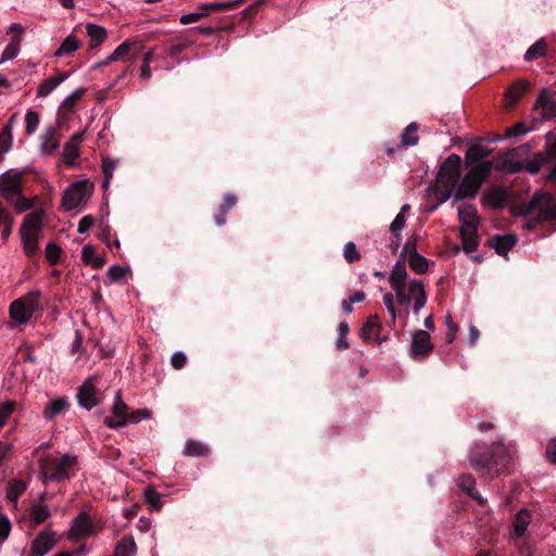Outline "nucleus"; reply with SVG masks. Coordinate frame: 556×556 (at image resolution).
I'll list each match as a JSON object with an SVG mask.
<instances>
[{
  "mask_svg": "<svg viewBox=\"0 0 556 556\" xmlns=\"http://www.w3.org/2000/svg\"><path fill=\"white\" fill-rule=\"evenodd\" d=\"M530 84L525 79H519L513 83L505 92V98L509 101V104L515 105L523 94L529 91Z\"/></svg>",
  "mask_w": 556,
  "mask_h": 556,
  "instance_id": "b1692460",
  "label": "nucleus"
},
{
  "mask_svg": "<svg viewBox=\"0 0 556 556\" xmlns=\"http://www.w3.org/2000/svg\"><path fill=\"white\" fill-rule=\"evenodd\" d=\"M128 408L127 405L122 401L121 392L117 391L114 397V405L112 407V415L106 416L103 419L104 425L109 428L116 429L119 428L127 422L128 418Z\"/></svg>",
  "mask_w": 556,
  "mask_h": 556,
  "instance_id": "9b49d317",
  "label": "nucleus"
},
{
  "mask_svg": "<svg viewBox=\"0 0 556 556\" xmlns=\"http://www.w3.org/2000/svg\"><path fill=\"white\" fill-rule=\"evenodd\" d=\"M527 132L528 128L526 127V125L523 123H517L506 129L505 136L507 138H513L526 135Z\"/></svg>",
  "mask_w": 556,
  "mask_h": 556,
  "instance_id": "bf43d9fd",
  "label": "nucleus"
},
{
  "mask_svg": "<svg viewBox=\"0 0 556 556\" xmlns=\"http://www.w3.org/2000/svg\"><path fill=\"white\" fill-rule=\"evenodd\" d=\"M419 237L418 235H412L405 242L400 257L405 258L410 255V253H418L417 252V243H418Z\"/></svg>",
  "mask_w": 556,
  "mask_h": 556,
  "instance_id": "de8ad7c7",
  "label": "nucleus"
},
{
  "mask_svg": "<svg viewBox=\"0 0 556 556\" xmlns=\"http://www.w3.org/2000/svg\"><path fill=\"white\" fill-rule=\"evenodd\" d=\"M204 16H206V12L199 10L198 12L184 14L179 21L182 25H188L200 21Z\"/></svg>",
  "mask_w": 556,
  "mask_h": 556,
  "instance_id": "680f3d73",
  "label": "nucleus"
},
{
  "mask_svg": "<svg viewBox=\"0 0 556 556\" xmlns=\"http://www.w3.org/2000/svg\"><path fill=\"white\" fill-rule=\"evenodd\" d=\"M126 274H127V268L118 266V265L111 266L106 273L108 277L112 281H118V280L123 279L124 277H126Z\"/></svg>",
  "mask_w": 556,
  "mask_h": 556,
  "instance_id": "13d9d810",
  "label": "nucleus"
},
{
  "mask_svg": "<svg viewBox=\"0 0 556 556\" xmlns=\"http://www.w3.org/2000/svg\"><path fill=\"white\" fill-rule=\"evenodd\" d=\"M92 194V185L88 180L72 184L62 198V206L65 211H73L84 205Z\"/></svg>",
  "mask_w": 556,
  "mask_h": 556,
  "instance_id": "0eeeda50",
  "label": "nucleus"
},
{
  "mask_svg": "<svg viewBox=\"0 0 556 556\" xmlns=\"http://www.w3.org/2000/svg\"><path fill=\"white\" fill-rule=\"evenodd\" d=\"M534 110L544 119H551L556 116V100L548 90L543 89L540 92Z\"/></svg>",
  "mask_w": 556,
  "mask_h": 556,
  "instance_id": "ddd939ff",
  "label": "nucleus"
},
{
  "mask_svg": "<svg viewBox=\"0 0 556 556\" xmlns=\"http://www.w3.org/2000/svg\"><path fill=\"white\" fill-rule=\"evenodd\" d=\"M55 545L53 533L49 530L41 531L33 541L30 547V556H45Z\"/></svg>",
  "mask_w": 556,
  "mask_h": 556,
  "instance_id": "4468645a",
  "label": "nucleus"
},
{
  "mask_svg": "<svg viewBox=\"0 0 556 556\" xmlns=\"http://www.w3.org/2000/svg\"><path fill=\"white\" fill-rule=\"evenodd\" d=\"M409 292L414 298V313L417 314L427 303V294L424 285L418 280L409 282Z\"/></svg>",
  "mask_w": 556,
  "mask_h": 556,
  "instance_id": "c85d7f7f",
  "label": "nucleus"
},
{
  "mask_svg": "<svg viewBox=\"0 0 556 556\" xmlns=\"http://www.w3.org/2000/svg\"><path fill=\"white\" fill-rule=\"evenodd\" d=\"M12 203L17 213L26 212L33 207V199L24 198L22 193L16 195Z\"/></svg>",
  "mask_w": 556,
  "mask_h": 556,
  "instance_id": "864d4df0",
  "label": "nucleus"
},
{
  "mask_svg": "<svg viewBox=\"0 0 556 556\" xmlns=\"http://www.w3.org/2000/svg\"><path fill=\"white\" fill-rule=\"evenodd\" d=\"M530 216L526 227L530 230L535 229L543 223H549L548 232L556 231V197L551 193H535L528 205Z\"/></svg>",
  "mask_w": 556,
  "mask_h": 556,
  "instance_id": "7ed1b4c3",
  "label": "nucleus"
},
{
  "mask_svg": "<svg viewBox=\"0 0 556 556\" xmlns=\"http://www.w3.org/2000/svg\"><path fill=\"white\" fill-rule=\"evenodd\" d=\"M25 122H26V132L28 135H31L36 131L38 125H39V115L34 111H27L25 115Z\"/></svg>",
  "mask_w": 556,
  "mask_h": 556,
  "instance_id": "603ef678",
  "label": "nucleus"
},
{
  "mask_svg": "<svg viewBox=\"0 0 556 556\" xmlns=\"http://www.w3.org/2000/svg\"><path fill=\"white\" fill-rule=\"evenodd\" d=\"M211 450L200 441L188 440L185 444L184 454L191 457L208 456Z\"/></svg>",
  "mask_w": 556,
  "mask_h": 556,
  "instance_id": "4c0bfd02",
  "label": "nucleus"
},
{
  "mask_svg": "<svg viewBox=\"0 0 556 556\" xmlns=\"http://www.w3.org/2000/svg\"><path fill=\"white\" fill-rule=\"evenodd\" d=\"M460 165L462 159L459 155L453 153L450 156H447L440 165L437 175L438 184L447 185L450 187H457L462 173Z\"/></svg>",
  "mask_w": 556,
  "mask_h": 556,
  "instance_id": "6e6552de",
  "label": "nucleus"
},
{
  "mask_svg": "<svg viewBox=\"0 0 556 556\" xmlns=\"http://www.w3.org/2000/svg\"><path fill=\"white\" fill-rule=\"evenodd\" d=\"M137 544L132 535L121 539L114 549V556H136Z\"/></svg>",
  "mask_w": 556,
  "mask_h": 556,
  "instance_id": "473e14b6",
  "label": "nucleus"
},
{
  "mask_svg": "<svg viewBox=\"0 0 556 556\" xmlns=\"http://www.w3.org/2000/svg\"><path fill=\"white\" fill-rule=\"evenodd\" d=\"M76 464V456L71 454H64L61 458L43 455L39 459L40 478L43 482L66 480L70 478L71 471Z\"/></svg>",
  "mask_w": 556,
  "mask_h": 556,
  "instance_id": "20e7f679",
  "label": "nucleus"
},
{
  "mask_svg": "<svg viewBox=\"0 0 556 556\" xmlns=\"http://www.w3.org/2000/svg\"><path fill=\"white\" fill-rule=\"evenodd\" d=\"M405 261V258L400 257L394 264L389 276V282L391 287L406 286L407 270Z\"/></svg>",
  "mask_w": 556,
  "mask_h": 556,
  "instance_id": "cd10ccee",
  "label": "nucleus"
},
{
  "mask_svg": "<svg viewBox=\"0 0 556 556\" xmlns=\"http://www.w3.org/2000/svg\"><path fill=\"white\" fill-rule=\"evenodd\" d=\"M15 409V402L5 401L0 404V428L3 427Z\"/></svg>",
  "mask_w": 556,
  "mask_h": 556,
  "instance_id": "09e8293b",
  "label": "nucleus"
},
{
  "mask_svg": "<svg viewBox=\"0 0 556 556\" xmlns=\"http://www.w3.org/2000/svg\"><path fill=\"white\" fill-rule=\"evenodd\" d=\"M460 229H475L480 224L478 211L473 204H464L457 208Z\"/></svg>",
  "mask_w": 556,
  "mask_h": 556,
  "instance_id": "dca6fc26",
  "label": "nucleus"
},
{
  "mask_svg": "<svg viewBox=\"0 0 556 556\" xmlns=\"http://www.w3.org/2000/svg\"><path fill=\"white\" fill-rule=\"evenodd\" d=\"M245 0H236V1H227V2H213V3H204L199 7V10L206 12V16L212 11H227L239 8L243 4Z\"/></svg>",
  "mask_w": 556,
  "mask_h": 556,
  "instance_id": "e433bc0d",
  "label": "nucleus"
},
{
  "mask_svg": "<svg viewBox=\"0 0 556 556\" xmlns=\"http://www.w3.org/2000/svg\"><path fill=\"white\" fill-rule=\"evenodd\" d=\"M116 166H117V161L116 160H113V159H110V157L103 159V161H102V170H103L104 176L108 177V178H112L113 173H114Z\"/></svg>",
  "mask_w": 556,
  "mask_h": 556,
  "instance_id": "e2e57ef3",
  "label": "nucleus"
},
{
  "mask_svg": "<svg viewBox=\"0 0 556 556\" xmlns=\"http://www.w3.org/2000/svg\"><path fill=\"white\" fill-rule=\"evenodd\" d=\"M545 455L549 463L556 465V438L548 440L545 447Z\"/></svg>",
  "mask_w": 556,
  "mask_h": 556,
  "instance_id": "69168bd1",
  "label": "nucleus"
},
{
  "mask_svg": "<svg viewBox=\"0 0 556 556\" xmlns=\"http://www.w3.org/2000/svg\"><path fill=\"white\" fill-rule=\"evenodd\" d=\"M445 325L447 327L446 343H452L458 331V325L453 321L452 316L450 314H447L445 317Z\"/></svg>",
  "mask_w": 556,
  "mask_h": 556,
  "instance_id": "6e6d98bb",
  "label": "nucleus"
},
{
  "mask_svg": "<svg viewBox=\"0 0 556 556\" xmlns=\"http://www.w3.org/2000/svg\"><path fill=\"white\" fill-rule=\"evenodd\" d=\"M491 154V150L479 143H472L466 151L465 163L470 165L471 163L485 162L484 159Z\"/></svg>",
  "mask_w": 556,
  "mask_h": 556,
  "instance_id": "393cba45",
  "label": "nucleus"
},
{
  "mask_svg": "<svg viewBox=\"0 0 556 556\" xmlns=\"http://www.w3.org/2000/svg\"><path fill=\"white\" fill-rule=\"evenodd\" d=\"M96 255V249L90 244L85 245L81 250V258L86 264H91Z\"/></svg>",
  "mask_w": 556,
  "mask_h": 556,
  "instance_id": "774afa93",
  "label": "nucleus"
},
{
  "mask_svg": "<svg viewBox=\"0 0 556 556\" xmlns=\"http://www.w3.org/2000/svg\"><path fill=\"white\" fill-rule=\"evenodd\" d=\"M70 404L65 397L54 399L49 402L42 412V416L46 420H53L61 413L68 408Z\"/></svg>",
  "mask_w": 556,
  "mask_h": 556,
  "instance_id": "bb28decb",
  "label": "nucleus"
},
{
  "mask_svg": "<svg viewBox=\"0 0 556 556\" xmlns=\"http://www.w3.org/2000/svg\"><path fill=\"white\" fill-rule=\"evenodd\" d=\"M510 460V453L502 443H493L484 451L472 448L469 453L471 467L484 480H492L505 472Z\"/></svg>",
  "mask_w": 556,
  "mask_h": 556,
  "instance_id": "f03ea898",
  "label": "nucleus"
},
{
  "mask_svg": "<svg viewBox=\"0 0 556 556\" xmlns=\"http://www.w3.org/2000/svg\"><path fill=\"white\" fill-rule=\"evenodd\" d=\"M22 193V175L8 170L0 175V197L8 202H13L16 195Z\"/></svg>",
  "mask_w": 556,
  "mask_h": 556,
  "instance_id": "1a4fd4ad",
  "label": "nucleus"
},
{
  "mask_svg": "<svg viewBox=\"0 0 556 556\" xmlns=\"http://www.w3.org/2000/svg\"><path fill=\"white\" fill-rule=\"evenodd\" d=\"M86 30L90 37V47L96 48L101 45L108 37L106 29L100 25L89 23L86 25Z\"/></svg>",
  "mask_w": 556,
  "mask_h": 556,
  "instance_id": "c9c22d12",
  "label": "nucleus"
},
{
  "mask_svg": "<svg viewBox=\"0 0 556 556\" xmlns=\"http://www.w3.org/2000/svg\"><path fill=\"white\" fill-rule=\"evenodd\" d=\"M50 515V508L45 503H34L29 507V519L35 525L46 522Z\"/></svg>",
  "mask_w": 556,
  "mask_h": 556,
  "instance_id": "72a5a7b5",
  "label": "nucleus"
},
{
  "mask_svg": "<svg viewBox=\"0 0 556 556\" xmlns=\"http://www.w3.org/2000/svg\"><path fill=\"white\" fill-rule=\"evenodd\" d=\"M266 2V0H256L255 2H253L252 4H250L249 7H247L243 11H242V15H243V18L244 20H251L252 17H254L257 12L260 11L261 7Z\"/></svg>",
  "mask_w": 556,
  "mask_h": 556,
  "instance_id": "4d7b16f0",
  "label": "nucleus"
},
{
  "mask_svg": "<svg viewBox=\"0 0 556 556\" xmlns=\"http://www.w3.org/2000/svg\"><path fill=\"white\" fill-rule=\"evenodd\" d=\"M408 265L412 270L416 274H425L428 270L429 261L419 253H410L408 257H406Z\"/></svg>",
  "mask_w": 556,
  "mask_h": 556,
  "instance_id": "a19ab883",
  "label": "nucleus"
},
{
  "mask_svg": "<svg viewBox=\"0 0 556 556\" xmlns=\"http://www.w3.org/2000/svg\"><path fill=\"white\" fill-rule=\"evenodd\" d=\"M433 349L434 345L431 342V338L428 331L419 329L413 333L410 357L414 361H419L427 357L433 351Z\"/></svg>",
  "mask_w": 556,
  "mask_h": 556,
  "instance_id": "9d476101",
  "label": "nucleus"
},
{
  "mask_svg": "<svg viewBox=\"0 0 556 556\" xmlns=\"http://www.w3.org/2000/svg\"><path fill=\"white\" fill-rule=\"evenodd\" d=\"M507 201V192L503 188L493 187L482 197V202L495 210L504 207Z\"/></svg>",
  "mask_w": 556,
  "mask_h": 556,
  "instance_id": "4be33fe9",
  "label": "nucleus"
},
{
  "mask_svg": "<svg viewBox=\"0 0 556 556\" xmlns=\"http://www.w3.org/2000/svg\"><path fill=\"white\" fill-rule=\"evenodd\" d=\"M143 497L144 502L149 505V508L152 511H159L161 510L163 503H162V495L156 492L155 488L153 485H149L143 491Z\"/></svg>",
  "mask_w": 556,
  "mask_h": 556,
  "instance_id": "ea45409f",
  "label": "nucleus"
},
{
  "mask_svg": "<svg viewBox=\"0 0 556 556\" xmlns=\"http://www.w3.org/2000/svg\"><path fill=\"white\" fill-rule=\"evenodd\" d=\"M79 48L77 38L73 35L67 36L55 51L54 56L61 58L66 54L74 53Z\"/></svg>",
  "mask_w": 556,
  "mask_h": 556,
  "instance_id": "37998d69",
  "label": "nucleus"
},
{
  "mask_svg": "<svg viewBox=\"0 0 556 556\" xmlns=\"http://www.w3.org/2000/svg\"><path fill=\"white\" fill-rule=\"evenodd\" d=\"M237 202H238L237 195H235L232 193H226L224 195L223 203L219 206V211H223V213H227L228 210H230L231 207H233L237 204Z\"/></svg>",
  "mask_w": 556,
  "mask_h": 556,
  "instance_id": "0e129e2a",
  "label": "nucleus"
},
{
  "mask_svg": "<svg viewBox=\"0 0 556 556\" xmlns=\"http://www.w3.org/2000/svg\"><path fill=\"white\" fill-rule=\"evenodd\" d=\"M481 186L480 181L473 178V173H467L463 180L457 184L454 200L460 201L464 199H473L479 192Z\"/></svg>",
  "mask_w": 556,
  "mask_h": 556,
  "instance_id": "f8f14e48",
  "label": "nucleus"
},
{
  "mask_svg": "<svg viewBox=\"0 0 556 556\" xmlns=\"http://www.w3.org/2000/svg\"><path fill=\"white\" fill-rule=\"evenodd\" d=\"M170 364H172L173 368L176 369V370L182 369L186 366V364H187V356H186V354L182 353V352H175L172 355Z\"/></svg>",
  "mask_w": 556,
  "mask_h": 556,
  "instance_id": "052dcab7",
  "label": "nucleus"
},
{
  "mask_svg": "<svg viewBox=\"0 0 556 556\" xmlns=\"http://www.w3.org/2000/svg\"><path fill=\"white\" fill-rule=\"evenodd\" d=\"M458 486L466 492L471 498L476 500L479 504H483L484 500L476 492V479L470 473H463L458 478Z\"/></svg>",
  "mask_w": 556,
  "mask_h": 556,
  "instance_id": "7c9ffc66",
  "label": "nucleus"
},
{
  "mask_svg": "<svg viewBox=\"0 0 556 556\" xmlns=\"http://www.w3.org/2000/svg\"><path fill=\"white\" fill-rule=\"evenodd\" d=\"M136 49L137 43L135 41H124L104 61L97 63L94 67L106 65L113 61H124L127 56L131 54V50Z\"/></svg>",
  "mask_w": 556,
  "mask_h": 556,
  "instance_id": "5701e85b",
  "label": "nucleus"
},
{
  "mask_svg": "<svg viewBox=\"0 0 556 556\" xmlns=\"http://www.w3.org/2000/svg\"><path fill=\"white\" fill-rule=\"evenodd\" d=\"M60 146L58 129L54 126L46 128L41 136L40 151L45 155H51Z\"/></svg>",
  "mask_w": 556,
  "mask_h": 556,
  "instance_id": "aec40b11",
  "label": "nucleus"
},
{
  "mask_svg": "<svg viewBox=\"0 0 556 556\" xmlns=\"http://www.w3.org/2000/svg\"><path fill=\"white\" fill-rule=\"evenodd\" d=\"M84 140V132L74 134L64 144L63 160L66 165H73L74 161L79 156V148Z\"/></svg>",
  "mask_w": 556,
  "mask_h": 556,
  "instance_id": "a211bd4d",
  "label": "nucleus"
},
{
  "mask_svg": "<svg viewBox=\"0 0 556 556\" xmlns=\"http://www.w3.org/2000/svg\"><path fill=\"white\" fill-rule=\"evenodd\" d=\"M26 482L17 479H12L8 483L7 498L16 508L18 497L26 491Z\"/></svg>",
  "mask_w": 556,
  "mask_h": 556,
  "instance_id": "f704fd0d",
  "label": "nucleus"
},
{
  "mask_svg": "<svg viewBox=\"0 0 556 556\" xmlns=\"http://www.w3.org/2000/svg\"><path fill=\"white\" fill-rule=\"evenodd\" d=\"M382 329V325L380 323V319H379V316L378 315H370L366 323L363 325V327L361 328V338L367 342L369 340H371L372 336L376 334L377 332H380Z\"/></svg>",
  "mask_w": 556,
  "mask_h": 556,
  "instance_id": "2f4dec72",
  "label": "nucleus"
},
{
  "mask_svg": "<svg viewBox=\"0 0 556 556\" xmlns=\"http://www.w3.org/2000/svg\"><path fill=\"white\" fill-rule=\"evenodd\" d=\"M405 226V216L402 213H399L393 222L390 225V230L392 233H400Z\"/></svg>",
  "mask_w": 556,
  "mask_h": 556,
  "instance_id": "338daca9",
  "label": "nucleus"
},
{
  "mask_svg": "<svg viewBox=\"0 0 556 556\" xmlns=\"http://www.w3.org/2000/svg\"><path fill=\"white\" fill-rule=\"evenodd\" d=\"M547 51V43L544 38L536 40L525 53L527 62L534 61L539 58L545 56Z\"/></svg>",
  "mask_w": 556,
  "mask_h": 556,
  "instance_id": "58836bf2",
  "label": "nucleus"
},
{
  "mask_svg": "<svg viewBox=\"0 0 556 556\" xmlns=\"http://www.w3.org/2000/svg\"><path fill=\"white\" fill-rule=\"evenodd\" d=\"M42 232V213L31 212L24 217L20 228L23 250L28 256H34L39 247L38 240Z\"/></svg>",
  "mask_w": 556,
  "mask_h": 556,
  "instance_id": "39448f33",
  "label": "nucleus"
},
{
  "mask_svg": "<svg viewBox=\"0 0 556 556\" xmlns=\"http://www.w3.org/2000/svg\"><path fill=\"white\" fill-rule=\"evenodd\" d=\"M520 150H529L528 144H523L517 149L509 150L506 154H502L495 160V169L509 174H517L527 170L530 174H538L540 169L555 162L546 176L547 181H556V139L545 144L544 151L538 152L528 162L514 161L509 155L518 154Z\"/></svg>",
  "mask_w": 556,
  "mask_h": 556,
  "instance_id": "f257e3e1",
  "label": "nucleus"
},
{
  "mask_svg": "<svg viewBox=\"0 0 556 556\" xmlns=\"http://www.w3.org/2000/svg\"><path fill=\"white\" fill-rule=\"evenodd\" d=\"M530 523V514L527 509L518 511L515 516L514 528L517 536H522Z\"/></svg>",
  "mask_w": 556,
  "mask_h": 556,
  "instance_id": "a18cd8bd",
  "label": "nucleus"
},
{
  "mask_svg": "<svg viewBox=\"0 0 556 556\" xmlns=\"http://www.w3.org/2000/svg\"><path fill=\"white\" fill-rule=\"evenodd\" d=\"M77 400L79 405L86 409H91L98 404L96 387L90 380L84 382L83 386L79 388L77 393Z\"/></svg>",
  "mask_w": 556,
  "mask_h": 556,
  "instance_id": "6ab92c4d",
  "label": "nucleus"
},
{
  "mask_svg": "<svg viewBox=\"0 0 556 556\" xmlns=\"http://www.w3.org/2000/svg\"><path fill=\"white\" fill-rule=\"evenodd\" d=\"M40 299L41 292L34 290L15 300L10 306L11 318L18 324H26L33 314L39 309Z\"/></svg>",
  "mask_w": 556,
  "mask_h": 556,
  "instance_id": "423d86ee",
  "label": "nucleus"
},
{
  "mask_svg": "<svg viewBox=\"0 0 556 556\" xmlns=\"http://www.w3.org/2000/svg\"><path fill=\"white\" fill-rule=\"evenodd\" d=\"M343 255L349 264L355 263L361 260V254L357 251L355 243L351 241L344 245Z\"/></svg>",
  "mask_w": 556,
  "mask_h": 556,
  "instance_id": "8fccbe9b",
  "label": "nucleus"
},
{
  "mask_svg": "<svg viewBox=\"0 0 556 556\" xmlns=\"http://www.w3.org/2000/svg\"><path fill=\"white\" fill-rule=\"evenodd\" d=\"M70 77L68 73L59 72L56 75L45 79L37 89L36 96L38 98L48 97L58 86Z\"/></svg>",
  "mask_w": 556,
  "mask_h": 556,
  "instance_id": "412c9836",
  "label": "nucleus"
},
{
  "mask_svg": "<svg viewBox=\"0 0 556 556\" xmlns=\"http://www.w3.org/2000/svg\"><path fill=\"white\" fill-rule=\"evenodd\" d=\"M462 239V249L465 253L475 252L479 247L478 228L475 229H459Z\"/></svg>",
  "mask_w": 556,
  "mask_h": 556,
  "instance_id": "a878e982",
  "label": "nucleus"
},
{
  "mask_svg": "<svg viewBox=\"0 0 556 556\" xmlns=\"http://www.w3.org/2000/svg\"><path fill=\"white\" fill-rule=\"evenodd\" d=\"M21 41L18 38H12L11 42L4 48L0 63L15 59L20 53Z\"/></svg>",
  "mask_w": 556,
  "mask_h": 556,
  "instance_id": "49530a36",
  "label": "nucleus"
},
{
  "mask_svg": "<svg viewBox=\"0 0 556 556\" xmlns=\"http://www.w3.org/2000/svg\"><path fill=\"white\" fill-rule=\"evenodd\" d=\"M46 257L50 264H56L60 258L61 248L54 243H49L46 247Z\"/></svg>",
  "mask_w": 556,
  "mask_h": 556,
  "instance_id": "5fc2aeb1",
  "label": "nucleus"
},
{
  "mask_svg": "<svg viewBox=\"0 0 556 556\" xmlns=\"http://www.w3.org/2000/svg\"><path fill=\"white\" fill-rule=\"evenodd\" d=\"M13 118L3 127L0 134V153L4 154L10 151L13 141Z\"/></svg>",
  "mask_w": 556,
  "mask_h": 556,
  "instance_id": "79ce46f5",
  "label": "nucleus"
},
{
  "mask_svg": "<svg viewBox=\"0 0 556 556\" xmlns=\"http://www.w3.org/2000/svg\"><path fill=\"white\" fill-rule=\"evenodd\" d=\"M92 531V522L86 511H80L73 520L70 529V538L79 540L88 536Z\"/></svg>",
  "mask_w": 556,
  "mask_h": 556,
  "instance_id": "2eb2a0df",
  "label": "nucleus"
},
{
  "mask_svg": "<svg viewBox=\"0 0 556 556\" xmlns=\"http://www.w3.org/2000/svg\"><path fill=\"white\" fill-rule=\"evenodd\" d=\"M418 124L413 122L410 123L403 131L401 136V146L402 147H408V146H416L418 143Z\"/></svg>",
  "mask_w": 556,
  "mask_h": 556,
  "instance_id": "c03bdc74",
  "label": "nucleus"
},
{
  "mask_svg": "<svg viewBox=\"0 0 556 556\" xmlns=\"http://www.w3.org/2000/svg\"><path fill=\"white\" fill-rule=\"evenodd\" d=\"M518 242V238L516 235L507 233V235H495L489 239V245L495 250V252L501 255H507L508 251L511 250L516 243Z\"/></svg>",
  "mask_w": 556,
  "mask_h": 556,
  "instance_id": "f3484780",
  "label": "nucleus"
},
{
  "mask_svg": "<svg viewBox=\"0 0 556 556\" xmlns=\"http://www.w3.org/2000/svg\"><path fill=\"white\" fill-rule=\"evenodd\" d=\"M391 288L395 292L396 301L399 304L407 305L410 303L413 294L409 292V290L406 291V286H395Z\"/></svg>",
  "mask_w": 556,
  "mask_h": 556,
  "instance_id": "3c124183",
  "label": "nucleus"
},
{
  "mask_svg": "<svg viewBox=\"0 0 556 556\" xmlns=\"http://www.w3.org/2000/svg\"><path fill=\"white\" fill-rule=\"evenodd\" d=\"M470 169L467 173H473V178L478 179L482 185L485 179L490 176L493 168H495V162L485 161L479 163H471L467 165Z\"/></svg>",
  "mask_w": 556,
  "mask_h": 556,
  "instance_id": "c756f323",
  "label": "nucleus"
}]
</instances>
